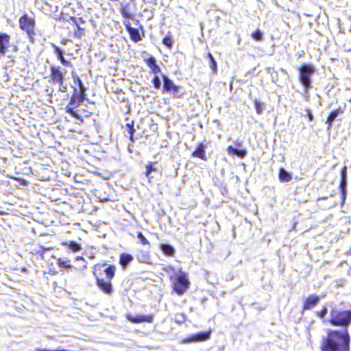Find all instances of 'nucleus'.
Listing matches in <instances>:
<instances>
[{
	"label": "nucleus",
	"mask_w": 351,
	"mask_h": 351,
	"mask_svg": "<svg viewBox=\"0 0 351 351\" xmlns=\"http://www.w3.org/2000/svg\"><path fill=\"white\" fill-rule=\"evenodd\" d=\"M278 178L281 182H288L292 180L291 174L282 167L279 169Z\"/></svg>",
	"instance_id": "obj_20"
},
{
	"label": "nucleus",
	"mask_w": 351,
	"mask_h": 351,
	"mask_svg": "<svg viewBox=\"0 0 351 351\" xmlns=\"http://www.w3.org/2000/svg\"><path fill=\"white\" fill-rule=\"evenodd\" d=\"M162 44L164 45H165L166 47L171 48L172 47V44H173L171 38L168 36H165L162 39Z\"/></svg>",
	"instance_id": "obj_37"
},
{
	"label": "nucleus",
	"mask_w": 351,
	"mask_h": 351,
	"mask_svg": "<svg viewBox=\"0 0 351 351\" xmlns=\"http://www.w3.org/2000/svg\"><path fill=\"white\" fill-rule=\"evenodd\" d=\"M160 249L166 256H172L176 252L175 248L169 243H161Z\"/></svg>",
	"instance_id": "obj_21"
},
{
	"label": "nucleus",
	"mask_w": 351,
	"mask_h": 351,
	"mask_svg": "<svg viewBox=\"0 0 351 351\" xmlns=\"http://www.w3.org/2000/svg\"><path fill=\"white\" fill-rule=\"evenodd\" d=\"M132 126H134L133 121L131 123H127L126 124V127H127L128 130L129 129H130Z\"/></svg>",
	"instance_id": "obj_48"
},
{
	"label": "nucleus",
	"mask_w": 351,
	"mask_h": 351,
	"mask_svg": "<svg viewBox=\"0 0 351 351\" xmlns=\"http://www.w3.org/2000/svg\"><path fill=\"white\" fill-rule=\"evenodd\" d=\"M10 43V36L5 33H0V55H4Z\"/></svg>",
	"instance_id": "obj_14"
},
{
	"label": "nucleus",
	"mask_w": 351,
	"mask_h": 351,
	"mask_svg": "<svg viewBox=\"0 0 351 351\" xmlns=\"http://www.w3.org/2000/svg\"><path fill=\"white\" fill-rule=\"evenodd\" d=\"M128 319L135 324L138 323H142V322H147V323H152L154 320V316L153 315H136L134 316L133 315H128Z\"/></svg>",
	"instance_id": "obj_10"
},
{
	"label": "nucleus",
	"mask_w": 351,
	"mask_h": 351,
	"mask_svg": "<svg viewBox=\"0 0 351 351\" xmlns=\"http://www.w3.org/2000/svg\"><path fill=\"white\" fill-rule=\"evenodd\" d=\"M346 171L347 168L345 166L341 170V181L339 185V189L341 193V205L343 206L346 198Z\"/></svg>",
	"instance_id": "obj_11"
},
{
	"label": "nucleus",
	"mask_w": 351,
	"mask_h": 351,
	"mask_svg": "<svg viewBox=\"0 0 351 351\" xmlns=\"http://www.w3.org/2000/svg\"><path fill=\"white\" fill-rule=\"evenodd\" d=\"M137 239L141 241V243L143 245H149V242L148 240L145 237V236L141 232H137Z\"/></svg>",
	"instance_id": "obj_34"
},
{
	"label": "nucleus",
	"mask_w": 351,
	"mask_h": 351,
	"mask_svg": "<svg viewBox=\"0 0 351 351\" xmlns=\"http://www.w3.org/2000/svg\"><path fill=\"white\" fill-rule=\"evenodd\" d=\"M97 285L99 289L106 294H110L112 291V285L110 281H106L104 279L97 278Z\"/></svg>",
	"instance_id": "obj_12"
},
{
	"label": "nucleus",
	"mask_w": 351,
	"mask_h": 351,
	"mask_svg": "<svg viewBox=\"0 0 351 351\" xmlns=\"http://www.w3.org/2000/svg\"><path fill=\"white\" fill-rule=\"evenodd\" d=\"M34 25V19L28 16L27 14L23 15L19 19V26L21 29L27 33L28 38L32 43L34 42L35 36Z\"/></svg>",
	"instance_id": "obj_5"
},
{
	"label": "nucleus",
	"mask_w": 351,
	"mask_h": 351,
	"mask_svg": "<svg viewBox=\"0 0 351 351\" xmlns=\"http://www.w3.org/2000/svg\"><path fill=\"white\" fill-rule=\"evenodd\" d=\"M128 33L131 40L137 43L142 40V37L141 36L139 30L138 29L134 27L133 29H130Z\"/></svg>",
	"instance_id": "obj_26"
},
{
	"label": "nucleus",
	"mask_w": 351,
	"mask_h": 351,
	"mask_svg": "<svg viewBox=\"0 0 351 351\" xmlns=\"http://www.w3.org/2000/svg\"><path fill=\"white\" fill-rule=\"evenodd\" d=\"M134 0H131V1H134Z\"/></svg>",
	"instance_id": "obj_55"
},
{
	"label": "nucleus",
	"mask_w": 351,
	"mask_h": 351,
	"mask_svg": "<svg viewBox=\"0 0 351 351\" xmlns=\"http://www.w3.org/2000/svg\"><path fill=\"white\" fill-rule=\"evenodd\" d=\"M36 351H66L65 350H47V349H40V348H37L36 350Z\"/></svg>",
	"instance_id": "obj_45"
},
{
	"label": "nucleus",
	"mask_w": 351,
	"mask_h": 351,
	"mask_svg": "<svg viewBox=\"0 0 351 351\" xmlns=\"http://www.w3.org/2000/svg\"><path fill=\"white\" fill-rule=\"evenodd\" d=\"M124 25L125 27V29L126 30L128 31V32H129L130 31V29H133L134 27H132L131 26V23L130 21H124Z\"/></svg>",
	"instance_id": "obj_43"
},
{
	"label": "nucleus",
	"mask_w": 351,
	"mask_h": 351,
	"mask_svg": "<svg viewBox=\"0 0 351 351\" xmlns=\"http://www.w3.org/2000/svg\"><path fill=\"white\" fill-rule=\"evenodd\" d=\"M306 114L305 117H307L309 121H313L314 119V117H313V114L312 112L311 111V110H309V109L306 110Z\"/></svg>",
	"instance_id": "obj_42"
},
{
	"label": "nucleus",
	"mask_w": 351,
	"mask_h": 351,
	"mask_svg": "<svg viewBox=\"0 0 351 351\" xmlns=\"http://www.w3.org/2000/svg\"><path fill=\"white\" fill-rule=\"evenodd\" d=\"M75 108L73 106L68 105L66 106V112L71 114L73 117L75 118H79V114L77 111L75 110Z\"/></svg>",
	"instance_id": "obj_29"
},
{
	"label": "nucleus",
	"mask_w": 351,
	"mask_h": 351,
	"mask_svg": "<svg viewBox=\"0 0 351 351\" xmlns=\"http://www.w3.org/2000/svg\"><path fill=\"white\" fill-rule=\"evenodd\" d=\"M327 312L328 308L324 306L321 311L317 312V315L320 318H324L326 315Z\"/></svg>",
	"instance_id": "obj_38"
},
{
	"label": "nucleus",
	"mask_w": 351,
	"mask_h": 351,
	"mask_svg": "<svg viewBox=\"0 0 351 351\" xmlns=\"http://www.w3.org/2000/svg\"><path fill=\"white\" fill-rule=\"evenodd\" d=\"M128 134H130V139L132 141H134V134L135 132V129L134 126H132L130 129L128 130Z\"/></svg>",
	"instance_id": "obj_41"
},
{
	"label": "nucleus",
	"mask_w": 351,
	"mask_h": 351,
	"mask_svg": "<svg viewBox=\"0 0 351 351\" xmlns=\"http://www.w3.org/2000/svg\"><path fill=\"white\" fill-rule=\"evenodd\" d=\"M281 71H282V72L283 73H285V74H287V71H286V70H285V69H281Z\"/></svg>",
	"instance_id": "obj_52"
},
{
	"label": "nucleus",
	"mask_w": 351,
	"mask_h": 351,
	"mask_svg": "<svg viewBox=\"0 0 351 351\" xmlns=\"http://www.w3.org/2000/svg\"><path fill=\"white\" fill-rule=\"evenodd\" d=\"M59 84V90L60 92H62V93H65L67 90V86L66 85L64 84V82H58Z\"/></svg>",
	"instance_id": "obj_40"
},
{
	"label": "nucleus",
	"mask_w": 351,
	"mask_h": 351,
	"mask_svg": "<svg viewBox=\"0 0 351 351\" xmlns=\"http://www.w3.org/2000/svg\"><path fill=\"white\" fill-rule=\"evenodd\" d=\"M75 83L77 84L78 86H82L83 82L82 80L77 75L75 78Z\"/></svg>",
	"instance_id": "obj_44"
},
{
	"label": "nucleus",
	"mask_w": 351,
	"mask_h": 351,
	"mask_svg": "<svg viewBox=\"0 0 351 351\" xmlns=\"http://www.w3.org/2000/svg\"><path fill=\"white\" fill-rule=\"evenodd\" d=\"M349 101L351 103V98L350 99Z\"/></svg>",
	"instance_id": "obj_53"
},
{
	"label": "nucleus",
	"mask_w": 351,
	"mask_h": 351,
	"mask_svg": "<svg viewBox=\"0 0 351 351\" xmlns=\"http://www.w3.org/2000/svg\"><path fill=\"white\" fill-rule=\"evenodd\" d=\"M299 81L302 85L305 93L312 88V76L316 71L315 67L311 64L304 63L298 69Z\"/></svg>",
	"instance_id": "obj_2"
},
{
	"label": "nucleus",
	"mask_w": 351,
	"mask_h": 351,
	"mask_svg": "<svg viewBox=\"0 0 351 351\" xmlns=\"http://www.w3.org/2000/svg\"><path fill=\"white\" fill-rule=\"evenodd\" d=\"M83 101H82L80 99H79L78 98H76L75 96L72 95L71 97V99H70L69 105L71 106H73L74 108H77L78 106H80V104Z\"/></svg>",
	"instance_id": "obj_28"
},
{
	"label": "nucleus",
	"mask_w": 351,
	"mask_h": 351,
	"mask_svg": "<svg viewBox=\"0 0 351 351\" xmlns=\"http://www.w3.org/2000/svg\"><path fill=\"white\" fill-rule=\"evenodd\" d=\"M320 298L316 295H311L308 297L304 299L302 310L306 311L310 310L315 306L319 302Z\"/></svg>",
	"instance_id": "obj_9"
},
{
	"label": "nucleus",
	"mask_w": 351,
	"mask_h": 351,
	"mask_svg": "<svg viewBox=\"0 0 351 351\" xmlns=\"http://www.w3.org/2000/svg\"><path fill=\"white\" fill-rule=\"evenodd\" d=\"M76 259H77V260H82V261H85L84 258L82 256H77V257L76 258Z\"/></svg>",
	"instance_id": "obj_50"
},
{
	"label": "nucleus",
	"mask_w": 351,
	"mask_h": 351,
	"mask_svg": "<svg viewBox=\"0 0 351 351\" xmlns=\"http://www.w3.org/2000/svg\"><path fill=\"white\" fill-rule=\"evenodd\" d=\"M253 39L255 40L259 41L261 40L263 38V32L260 29H256L255 32H253L252 35Z\"/></svg>",
	"instance_id": "obj_33"
},
{
	"label": "nucleus",
	"mask_w": 351,
	"mask_h": 351,
	"mask_svg": "<svg viewBox=\"0 0 351 351\" xmlns=\"http://www.w3.org/2000/svg\"><path fill=\"white\" fill-rule=\"evenodd\" d=\"M272 77H273V82H276V79L278 78V73L275 72V76L273 75V73H271Z\"/></svg>",
	"instance_id": "obj_47"
},
{
	"label": "nucleus",
	"mask_w": 351,
	"mask_h": 351,
	"mask_svg": "<svg viewBox=\"0 0 351 351\" xmlns=\"http://www.w3.org/2000/svg\"><path fill=\"white\" fill-rule=\"evenodd\" d=\"M73 95L75 96L76 98H78L82 101H84V99H86V93L78 90L75 88H74V93H73Z\"/></svg>",
	"instance_id": "obj_32"
},
{
	"label": "nucleus",
	"mask_w": 351,
	"mask_h": 351,
	"mask_svg": "<svg viewBox=\"0 0 351 351\" xmlns=\"http://www.w3.org/2000/svg\"><path fill=\"white\" fill-rule=\"evenodd\" d=\"M350 337L347 329L343 331L328 330L327 337H323L322 351H349Z\"/></svg>",
	"instance_id": "obj_1"
},
{
	"label": "nucleus",
	"mask_w": 351,
	"mask_h": 351,
	"mask_svg": "<svg viewBox=\"0 0 351 351\" xmlns=\"http://www.w3.org/2000/svg\"><path fill=\"white\" fill-rule=\"evenodd\" d=\"M71 19L73 22V23L77 27L78 30L82 31V30L84 29V28H82L80 26V25L81 23H84V21L83 20L82 18H81V17H80V18L71 17Z\"/></svg>",
	"instance_id": "obj_31"
},
{
	"label": "nucleus",
	"mask_w": 351,
	"mask_h": 351,
	"mask_svg": "<svg viewBox=\"0 0 351 351\" xmlns=\"http://www.w3.org/2000/svg\"><path fill=\"white\" fill-rule=\"evenodd\" d=\"M136 258L140 263H149L150 262L151 256L148 252L141 251L136 255Z\"/></svg>",
	"instance_id": "obj_24"
},
{
	"label": "nucleus",
	"mask_w": 351,
	"mask_h": 351,
	"mask_svg": "<svg viewBox=\"0 0 351 351\" xmlns=\"http://www.w3.org/2000/svg\"><path fill=\"white\" fill-rule=\"evenodd\" d=\"M343 112V109L341 107L338 108L337 109L332 110L328 115L326 123L328 125V130H330L332 125L334 122V121L336 119V118L340 114Z\"/></svg>",
	"instance_id": "obj_16"
},
{
	"label": "nucleus",
	"mask_w": 351,
	"mask_h": 351,
	"mask_svg": "<svg viewBox=\"0 0 351 351\" xmlns=\"http://www.w3.org/2000/svg\"><path fill=\"white\" fill-rule=\"evenodd\" d=\"M234 145L236 146H237V147H241V142L237 141L234 142Z\"/></svg>",
	"instance_id": "obj_49"
},
{
	"label": "nucleus",
	"mask_w": 351,
	"mask_h": 351,
	"mask_svg": "<svg viewBox=\"0 0 351 351\" xmlns=\"http://www.w3.org/2000/svg\"><path fill=\"white\" fill-rule=\"evenodd\" d=\"M173 270L174 277L171 276V280H172L173 290L178 295H182L189 288V280L187 278L186 274L181 269L177 271L174 269Z\"/></svg>",
	"instance_id": "obj_4"
},
{
	"label": "nucleus",
	"mask_w": 351,
	"mask_h": 351,
	"mask_svg": "<svg viewBox=\"0 0 351 351\" xmlns=\"http://www.w3.org/2000/svg\"><path fill=\"white\" fill-rule=\"evenodd\" d=\"M58 265L62 268H71V265L67 264V261H64L62 258L58 259Z\"/></svg>",
	"instance_id": "obj_36"
},
{
	"label": "nucleus",
	"mask_w": 351,
	"mask_h": 351,
	"mask_svg": "<svg viewBox=\"0 0 351 351\" xmlns=\"http://www.w3.org/2000/svg\"><path fill=\"white\" fill-rule=\"evenodd\" d=\"M114 271H115V267H114V266H112V265H110L109 267H108L107 268H106L104 269L105 274L110 279H112L114 277Z\"/></svg>",
	"instance_id": "obj_27"
},
{
	"label": "nucleus",
	"mask_w": 351,
	"mask_h": 351,
	"mask_svg": "<svg viewBox=\"0 0 351 351\" xmlns=\"http://www.w3.org/2000/svg\"><path fill=\"white\" fill-rule=\"evenodd\" d=\"M330 317L329 322L335 326L347 328L351 324V310L332 309Z\"/></svg>",
	"instance_id": "obj_3"
},
{
	"label": "nucleus",
	"mask_w": 351,
	"mask_h": 351,
	"mask_svg": "<svg viewBox=\"0 0 351 351\" xmlns=\"http://www.w3.org/2000/svg\"><path fill=\"white\" fill-rule=\"evenodd\" d=\"M61 244L74 252H79L82 249L81 244L75 241H64Z\"/></svg>",
	"instance_id": "obj_19"
},
{
	"label": "nucleus",
	"mask_w": 351,
	"mask_h": 351,
	"mask_svg": "<svg viewBox=\"0 0 351 351\" xmlns=\"http://www.w3.org/2000/svg\"><path fill=\"white\" fill-rule=\"evenodd\" d=\"M163 91L167 93L171 92L174 97H180L181 95L178 94L180 86L176 85L174 82L167 75H162Z\"/></svg>",
	"instance_id": "obj_7"
},
{
	"label": "nucleus",
	"mask_w": 351,
	"mask_h": 351,
	"mask_svg": "<svg viewBox=\"0 0 351 351\" xmlns=\"http://www.w3.org/2000/svg\"><path fill=\"white\" fill-rule=\"evenodd\" d=\"M132 260L133 256L131 254L123 253L120 255L119 263L123 268H125Z\"/></svg>",
	"instance_id": "obj_23"
},
{
	"label": "nucleus",
	"mask_w": 351,
	"mask_h": 351,
	"mask_svg": "<svg viewBox=\"0 0 351 351\" xmlns=\"http://www.w3.org/2000/svg\"><path fill=\"white\" fill-rule=\"evenodd\" d=\"M254 105L256 112L258 114H261L263 112L262 104L258 101H255Z\"/></svg>",
	"instance_id": "obj_39"
},
{
	"label": "nucleus",
	"mask_w": 351,
	"mask_h": 351,
	"mask_svg": "<svg viewBox=\"0 0 351 351\" xmlns=\"http://www.w3.org/2000/svg\"><path fill=\"white\" fill-rule=\"evenodd\" d=\"M152 84L154 86L155 88L156 89H159L161 86V81H160V79L158 76H157L156 75L154 77L153 80H152Z\"/></svg>",
	"instance_id": "obj_35"
},
{
	"label": "nucleus",
	"mask_w": 351,
	"mask_h": 351,
	"mask_svg": "<svg viewBox=\"0 0 351 351\" xmlns=\"http://www.w3.org/2000/svg\"><path fill=\"white\" fill-rule=\"evenodd\" d=\"M80 90V91H81L82 93H86V88L84 86V84H82V86H79V90Z\"/></svg>",
	"instance_id": "obj_46"
},
{
	"label": "nucleus",
	"mask_w": 351,
	"mask_h": 351,
	"mask_svg": "<svg viewBox=\"0 0 351 351\" xmlns=\"http://www.w3.org/2000/svg\"><path fill=\"white\" fill-rule=\"evenodd\" d=\"M145 168H146L145 175L147 178H149L152 172L156 171V168L154 167V163L152 162H149L146 165Z\"/></svg>",
	"instance_id": "obj_30"
},
{
	"label": "nucleus",
	"mask_w": 351,
	"mask_h": 351,
	"mask_svg": "<svg viewBox=\"0 0 351 351\" xmlns=\"http://www.w3.org/2000/svg\"><path fill=\"white\" fill-rule=\"evenodd\" d=\"M227 152L230 156H237L241 158H245L247 153L245 149H238L232 145L228 147Z\"/></svg>",
	"instance_id": "obj_17"
},
{
	"label": "nucleus",
	"mask_w": 351,
	"mask_h": 351,
	"mask_svg": "<svg viewBox=\"0 0 351 351\" xmlns=\"http://www.w3.org/2000/svg\"><path fill=\"white\" fill-rule=\"evenodd\" d=\"M3 213L0 211V214H2Z\"/></svg>",
	"instance_id": "obj_54"
},
{
	"label": "nucleus",
	"mask_w": 351,
	"mask_h": 351,
	"mask_svg": "<svg viewBox=\"0 0 351 351\" xmlns=\"http://www.w3.org/2000/svg\"><path fill=\"white\" fill-rule=\"evenodd\" d=\"M51 71V76L53 82H64V75L63 71H65V69H62L60 66H57L55 65H51L50 66Z\"/></svg>",
	"instance_id": "obj_8"
},
{
	"label": "nucleus",
	"mask_w": 351,
	"mask_h": 351,
	"mask_svg": "<svg viewBox=\"0 0 351 351\" xmlns=\"http://www.w3.org/2000/svg\"><path fill=\"white\" fill-rule=\"evenodd\" d=\"M193 156L201 158L202 160H206V153H205V147L202 143H199L196 149L193 152Z\"/></svg>",
	"instance_id": "obj_22"
},
{
	"label": "nucleus",
	"mask_w": 351,
	"mask_h": 351,
	"mask_svg": "<svg viewBox=\"0 0 351 351\" xmlns=\"http://www.w3.org/2000/svg\"><path fill=\"white\" fill-rule=\"evenodd\" d=\"M147 66L150 68L152 73L155 75L161 72L160 67L157 64L156 60L153 56H150L149 58L145 59Z\"/></svg>",
	"instance_id": "obj_13"
},
{
	"label": "nucleus",
	"mask_w": 351,
	"mask_h": 351,
	"mask_svg": "<svg viewBox=\"0 0 351 351\" xmlns=\"http://www.w3.org/2000/svg\"><path fill=\"white\" fill-rule=\"evenodd\" d=\"M120 13L122 16L128 19H133L134 14L130 3H125L121 5Z\"/></svg>",
	"instance_id": "obj_15"
},
{
	"label": "nucleus",
	"mask_w": 351,
	"mask_h": 351,
	"mask_svg": "<svg viewBox=\"0 0 351 351\" xmlns=\"http://www.w3.org/2000/svg\"><path fill=\"white\" fill-rule=\"evenodd\" d=\"M207 58L209 60V62H208L209 66L212 69L213 73L217 74L218 68H217V63L215 59L214 58L213 56L210 53H207Z\"/></svg>",
	"instance_id": "obj_25"
},
{
	"label": "nucleus",
	"mask_w": 351,
	"mask_h": 351,
	"mask_svg": "<svg viewBox=\"0 0 351 351\" xmlns=\"http://www.w3.org/2000/svg\"><path fill=\"white\" fill-rule=\"evenodd\" d=\"M211 330L204 331L193 334L188 337H186L182 340L183 343H191L195 342L204 341L210 338Z\"/></svg>",
	"instance_id": "obj_6"
},
{
	"label": "nucleus",
	"mask_w": 351,
	"mask_h": 351,
	"mask_svg": "<svg viewBox=\"0 0 351 351\" xmlns=\"http://www.w3.org/2000/svg\"><path fill=\"white\" fill-rule=\"evenodd\" d=\"M54 52L57 56L58 59L60 61V62L65 66H71V62L67 61L64 57L63 51L58 46L53 45Z\"/></svg>",
	"instance_id": "obj_18"
},
{
	"label": "nucleus",
	"mask_w": 351,
	"mask_h": 351,
	"mask_svg": "<svg viewBox=\"0 0 351 351\" xmlns=\"http://www.w3.org/2000/svg\"><path fill=\"white\" fill-rule=\"evenodd\" d=\"M180 317L182 318V319L179 320L180 322H183L184 320V317L182 315H180Z\"/></svg>",
	"instance_id": "obj_51"
}]
</instances>
